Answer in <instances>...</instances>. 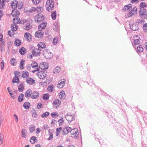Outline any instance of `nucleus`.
Listing matches in <instances>:
<instances>
[{
	"label": "nucleus",
	"mask_w": 147,
	"mask_h": 147,
	"mask_svg": "<svg viewBox=\"0 0 147 147\" xmlns=\"http://www.w3.org/2000/svg\"><path fill=\"white\" fill-rule=\"evenodd\" d=\"M18 3H14V1L13 0L11 3V6L12 8L17 9L18 6Z\"/></svg>",
	"instance_id": "c9c22d12"
},
{
	"label": "nucleus",
	"mask_w": 147,
	"mask_h": 147,
	"mask_svg": "<svg viewBox=\"0 0 147 147\" xmlns=\"http://www.w3.org/2000/svg\"><path fill=\"white\" fill-rule=\"evenodd\" d=\"M59 97L60 98V99L62 100V99L64 100L65 98V92L63 90L61 91L59 95Z\"/></svg>",
	"instance_id": "dca6fc26"
},
{
	"label": "nucleus",
	"mask_w": 147,
	"mask_h": 147,
	"mask_svg": "<svg viewBox=\"0 0 147 147\" xmlns=\"http://www.w3.org/2000/svg\"><path fill=\"white\" fill-rule=\"evenodd\" d=\"M36 50H37V49H34L32 50V53L34 56H40V52H37Z\"/></svg>",
	"instance_id": "2eb2a0df"
},
{
	"label": "nucleus",
	"mask_w": 147,
	"mask_h": 147,
	"mask_svg": "<svg viewBox=\"0 0 147 147\" xmlns=\"http://www.w3.org/2000/svg\"><path fill=\"white\" fill-rule=\"evenodd\" d=\"M49 137L48 138V140H51L53 137V135L52 133H50Z\"/></svg>",
	"instance_id": "774afa93"
},
{
	"label": "nucleus",
	"mask_w": 147,
	"mask_h": 147,
	"mask_svg": "<svg viewBox=\"0 0 147 147\" xmlns=\"http://www.w3.org/2000/svg\"><path fill=\"white\" fill-rule=\"evenodd\" d=\"M37 19H36L37 16H35L34 18L35 22L38 23H40L41 22H42L45 19L44 16L42 14L40 16L39 13L37 14Z\"/></svg>",
	"instance_id": "20e7f679"
},
{
	"label": "nucleus",
	"mask_w": 147,
	"mask_h": 147,
	"mask_svg": "<svg viewBox=\"0 0 147 147\" xmlns=\"http://www.w3.org/2000/svg\"><path fill=\"white\" fill-rule=\"evenodd\" d=\"M20 73L18 71H14L15 77L13 78L12 80V82L13 83L18 84L20 82V81L19 78L16 76L17 74L19 75L18 73Z\"/></svg>",
	"instance_id": "423d86ee"
},
{
	"label": "nucleus",
	"mask_w": 147,
	"mask_h": 147,
	"mask_svg": "<svg viewBox=\"0 0 147 147\" xmlns=\"http://www.w3.org/2000/svg\"><path fill=\"white\" fill-rule=\"evenodd\" d=\"M3 139V135L1 134H0V143L1 144L2 143Z\"/></svg>",
	"instance_id": "338daca9"
},
{
	"label": "nucleus",
	"mask_w": 147,
	"mask_h": 147,
	"mask_svg": "<svg viewBox=\"0 0 147 147\" xmlns=\"http://www.w3.org/2000/svg\"><path fill=\"white\" fill-rule=\"evenodd\" d=\"M144 49L143 48L142 45H140L137 47L136 49V52L138 53H141L143 51Z\"/></svg>",
	"instance_id": "393cba45"
},
{
	"label": "nucleus",
	"mask_w": 147,
	"mask_h": 147,
	"mask_svg": "<svg viewBox=\"0 0 147 147\" xmlns=\"http://www.w3.org/2000/svg\"><path fill=\"white\" fill-rule=\"evenodd\" d=\"M35 129V127L33 125H31L30 127L29 130L31 133H32Z\"/></svg>",
	"instance_id": "09e8293b"
},
{
	"label": "nucleus",
	"mask_w": 147,
	"mask_h": 147,
	"mask_svg": "<svg viewBox=\"0 0 147 147\" xmlns=\"http://www.w3.org/2000/svg\"><path fill=\"white\" fill-rule=\"evenodd\" d=\"M51 16L53 20H55L57 16L56 11H52L51 12Z\"/></svg>",
	"instance_id": "f704fd0d"
},
{
	"label": "nucleus",
	"mask_w": 147,
	"mask_h": 147,
	"mask_svg": "<svg viewBox=\"0 0 147 147\" xmlns=\"http://www.w3.org/2000/svg\"><path fill=\"white\" fill-rule=\"evenodd\" d=\"M140 9L139 11V16L143 19H147V11L144 7H147V5L145 2H142L140 4Z\"/></svg>",
	"instance_id": "f257e3e1"
},
{
	"label": "nucleus",
	"mask_w": 147,
	"mask_h": 147,
	"mask_svg": "<svg viewBox=\"0 0 147 147\" xmlns=\"http://www.w3.org/2000/svg\"><path fill=\"white\" fill-rule=\"evenodd\" d=\"M137 8L136 7H134L132 10H131V11L132 12H134V13L136 14L137 13Z\"/></svg>",
	"instance_id": "680f3d73"
},
{
	"label": "nucleus",
	"mask_w": 147,
	"mask_h": 147,
	"mask_svg": "<svg viewBox=\"0 0 147 147\" xmlns=\"http://www.w3.org/2000/svg\"><path fill=\"white\" fill-rule=\"evenodd\" d=\"M58 38L57 37H55L53 39V44L54 45H56L57 43Z\"/></svg>",
	"instance_id": "8fccbe9b"
},
{
	"label": "nucleus",
	"mask_w": 147,
	"mask_h": 147,
	"mask_svg": "<svg viewBox=\"0 0 147 147\" xmlns=\"http://www.w3.org/2000/svg\"><path fill=\"white\" fill-rule=\"evenodd\" d=\"M62 129V128L61 127H58L56 129V135L57 136H58L59 134L60 133V131Z\"/></svg>",
	"instance_id": "ea45409f"
},
{
	"label": "nucleus",
	"mask_w": 147,
	"mask_h": 147,
	"mask_svg": "<svg viewBox=\"0 0 147 147\" xmlns=\"http://www.w3.org/2000/svg\"><path fill=\"white\" fill-rule=\"evenodd\" d=\"M50 113L49 112L46 111L43 113L41 115L42 118H46L49 115Z\"/></svg>",
	"instance_id": "c03bdc74"
},
{
	"label": "nucleus",
	"mask_w": 147,
	"mask_h": 147,
	"mask_svg": "<svg viewBox=\"0 0 147 147\" xmlns=\"http://www.w3.org/2000/svg\"><path fill=\"white\" fill-rule=\"evenodd\" d=\"M15 20H17V22H16L17 24H24V23H26L27 22H28V21H27V20H23V21H22L21 22L20 21V19L19 18L13 19V21H14Z\"/></svg>",
	"instance_id": "4468645a"
},
{
	"label": "nucleus",
	"mask_w": 147,
	"mask_h": 147,
	"mask_svg": "<svg viewBox=\"0 0 147 147\" xmlns=\"http://www.w3.org/2000/svg\"><path fill=\"white\" fill-rule=\"evenodd\" d=\"M1 0H0V9H3L5 5L1 1Z\"/></svg>",
	"instance_id": "e2e57ef3"
},
{
	"label": "nucleus",
	"mask_w": 147,
	"mask_h": 147,
	"mask_svg": "<svg viewBox=\"0 0 147 147\" xmlns=\"http://www.w3.org/2000/svg\"><path fill=\"white\" fill-rule=\"evenodd\" d=\"M42 107V104L40 103H38L37 105V107L38 109H40Z\"/></svg>",
	"instance_id": "69168bd1"
},
{
	"label": "nucleus",
	"mask_w": 147,
	"mask_h": 147,
	"mask_svg": "<svg viewBox=\"0 0 147 147\" xmlns=\"http://www.w3.org/2000/svg\"><path fill=\"white\" fill-rule=\"evenodd\" d=\"M47 23L46 22H44L42 23L41 25V28L40 29L42 30L45 29L47 26Z\"/></svg>",
	"instance_id": "de8ad7c7"
},
{
	"label": "nucleus",
	"mask_w": 147,
	"mask_h": 147,
	"mask_svg": "<svg viewBox=\"0 0 147 147\" xmlns=\"http://www.w3.org/2000/svg\"><path fill=\"white\" fill-rule=\"evenodd\" d=\"M53 84H51L48 86L47 89L49 90H51L52 92L53 91Z\"/></svg>",
	"instance_id": "4d7b16f0"
},
{
	"label": "nucleus",
	"mask_w": 147,
	"mask_h": 147,
	"mask_svg": "<svg viewBox=\"0 0 147 147\" xmlns=\"http://www.w3.org/2000/svg\"><path fill=\"white\" fill-rule=\"evenodd\" d=\"M42 65H43L44 70L47 69L49 67V64L46 62H43L42 64L40 63V66Z\"/></svg>",
	"instance_id": "72a5a7b5"
},
{
	"label": "nucleus",
	"mask_w": 147,
	"mask_h": 147,
	"mask_svg": "<svg viewBox=\"0 0 147 147\" xmlns=\"http://www.w3.org/2000/svg\"><path fill=\"white\" fill-rule=\"evenodd\" d=\"M41 28V25L39 24L38 26L39 30L36 32L35 34V36L36 38H41L44 34L43 33H42L41 32V29H40Z\"/></svg>",
	"instance_id": "39448f33"
},
{
	"label": "nucleus",
	"mask_w": 147,
	"mask_h": 147,
	"mask_svg": "<svg viewBox=\"0 0 147 147\" xmlns=\"http://www.w3.org/2000/svg\"><path fill=\"white\" fill-rule=\"evenodd\" d=\"M59 114L57 112H53L51 114V116L54 118H55L57 116H58Z\"/></svg>",
	"instance_id": "603ef678"
},
{
	"label": "nucleus",
	"mask_w": 147,
	"mask_h": 147,
	"mask_svg": "<svg viewBox=\"0 0 147 147\" xmlns=\"http://www.w3.org/2000/svg\"><path fill=\"white\" fill-rule=\"evenodd\" d=\"M134 14H136L134 13V12L133 13V12L131 11H130L128 13L126 14L125 16L126 18L131 17Z\"/></svg>",
	"instance_id": "a19ab883"
},
{
	"label": "nucleus",
	"mask_w": 147,
	"mask_h": 147,
	"mask_svg": "<svg viewBox=\"0 0 147 147\" xmlns=\"http://www.w3.org/2000/svg\"><path fill=\"white\" fill-rule=\"evenodd\" d=\"M15 63H16V60L14 58H12L10 60V63L13 66H15L16 64Z\"/></svg>",
	"instance_id": "58836bf2"
},
{
	"label": "nucleus",
	"mask_w": 147,
	"mask_h": 147,
	"mask_svg": "<svg viewBox=\"0 0 147 147\" xmlns=\"http://www.w3.org/2000/svg\"><path fill=\"white\" fill-rule=\"evenodd\" d=\"M143 30H144V32H147V23L143 24Z\"/></svg>",
	"instance_id": "5fc2aeb1"
},
{
	"label": "nucleus",
	"mask_w": 147,
	"mask_h": 147,
	"mask_svg": "<svg viewBox=\"0 0 147 147\" xmlns=\"http://www.w3.org/2000/svg\"><path fill=\"white\" fill-rule=\"evenodd\" d=\"M3 40V35L2 33L0 34V42H2V43H1L0 45V47L1 48H3L4 46V41Z\"/></svg>",
	"instance_id": "c85d7f7f"
},
{
	"label": "nucleus",
	"mask_w": 147,
	"mask_h": 147,
	"mask_svg": "<svg viewBox=\"0 0 147 147\" xmlns=\"http://www.w3.org/2000/svg\"><path fill=\"white\" fill-rule=\"evenodd\" d=\"M21 41L20 40L18 39H16L15 41V45L17 47L20 46L21 44Z\"/></svg>",
	"instance_id": "cd10ccee"
},
{
	"label": "nucleus",
	"mask_w": 147,
	"mask_h": 147,
	"mask_svg": "<svg viewBox=\"0 0 147 147\" xmlns=\"http://www.w3.org/2000/svg\"><path fill=\"white\" fill-rule=\"evenodd\" d=\"M24 95L23 93H22L18 96V101L20 102H22L24 100Z\"/></svg>",
	"instance_id": "7c9ffc66"
},
{
	"label": "nucleus",
	"mask_w": 147,
	"mask_h": 147,
	"mask_svg": "<svg viewBox=\"0 0 147 147\" xmlns=\"http://www.w3.org/2000/svg\"><path fill=\"white\" fill-rule=\"evenodd\" d=\"M144 22V21L143 20H142V19H138L136 22H135L136 23L138 24V23L139 24L141 22Z\"/></svg>",
	"instance_id": "052dcab7"
},
{
	"label": "nucleus",
	"mask_w": 147,
	"mask_h": 147,
	"mask_svg": "<svg viewBox=\"0 0 147 147\" xmlns=\"http://www.w3.org/2000/svg\"><path fill=\"white\" fill-rule=\"evenodd\" d=\"M4 62L3 61H2L1 62V69L2 70L4 68Z\"/></svg>",
	"instance_id": "0e129e2a"
},
{
	"label": "nucleus",
	"mask_w": 147,
	"mask_h": 147,
	"mask_svg": "<svg viewBox=\"0 0 147 147\" xmlns=\"http://www.w3.org/2000/svg\"><path fill=\"white\" fill-rule=\"evenodd\" d=\"M25 60L22 59L20 62V69L21 70H22L24 68V65Z\"/></svg>",
	"instance_id": "2f4dec72"
},
{
	"label": "nucleus",
	"mask_w": 147,
	"mask_h": 147,
	"mask_svg": "<svg viewBox=\"0 0 147 147\" xmlns=\"http://www.w3.org/2000/svg\"><path fill=\"white\" fill-rule=\"evenodd\" d=\"M70 115H67L65 117V118L66 119L68 123H70L71 122L70 121L71 119H70V117H69L70 116Z\"/></svg>",
	"instance_id": "bf43d9fd"
},
{
	"label": "nucleus",
	"mask_w": 147,
	"mask_h": 147,
	"mask_svg": "<svg viewBox=\"0 0 147 147\" xmlns=\"http://www.w3.org/2000/svg\"><path fill=\"white\" fill-rule=\"evenodd\" d=\"M129 25L130 26V27L132 30L134 31H137L139 29L138 27V25L135 22L132 25H131V24L129 23Z\"/></svg>",
	"instance_id": "9d476101"
},
{
	"label": "nucleus",
	"mask_w": 147,
	"mask_h": 147,
	"mask_svg": "<svg viewBox=\"0 0 147 147\" xmlns=\"http://www.w3.org/2000/svg\"><path fill=\"white\" fill-rule=\"evenodd\" d=\"M132 8V5L131 4L129 3L124 6L123 10L126 11L127 10H130Z\"/></svg>",
	"instance_id": "a211bd4d"
},
{
	"label": "nucleus",
	"mask_w": 147,
	"mask_h": 147,
	"mask_svg": "<svg viewBox=\"0 0 147 147\" xmlns=\"http://www.w3.org/2000/svg\"><path fill=\"white\" fill-rule=\"evenodd\" d=\"M140 38L137 39H134V42L135 45H139L140 43Z\"/></svg>",
	"instance_id": "3c124183"
},
{
	"label": "nucleus",
	"mask_w": 147,
	"mask_h": 147,
	"mask_svg": "<svg viewBox=\"0 0 147 147\" xmlns=\"http://www.w3.org/2000/svg\"><path fill=\"white\" fill-rule=\"evenodd\" d=\"M24 83V82H22L18 86V91L20 92H22L24 89V87L23 84Z\"/></svg>",
	"instance_id": "b1692460"
},
{
	"label": "nucleus",
	"mask_w": 147,
	"mask_h": 147,
	"mask_svg": "<svg viewBox=\"0 0 147 147\" xmlns=\"http://www.w3.org/2000/svg\"><path fill=\"white\" fill-rule=\"evenodd\" d=\"M30 142L32 144H34L37 141L36 138V136H32L30 139Z\"/></svg>",
	"instance_id": "c756f323"
},
{
	"label": "nucleus",
	"mask_w": 147,
	"mask_h": 147,
	"mask_svg": "<svg viewBox=\"0 0 147 147\" xmlns=\"http://www.w3.org/2000/svg\"><path fill=\"white\" fill-rule=\"evenodd\" d=\"M42 55L46 59H50L53 56L52 53L48 49L43 51L42 53Z\"/></svg>",
	"instance_id": "7ed1b4c3"
},
{
	"label": "nucleus",
	"mask_w": 147,
	"mask_h": 147,
	"mask_svg": "<svg viewBox=\"0 0 147 147\" xmlns=\"http://www.w3.org/2000/svg\"><path fill=\"white\" fill-rule=\"evenodd\" d=\"M31 65L33 68H34L35 67H38V65L37 62L36 61H33L31 64Z\"/></svg>",
	"instance_id": "a18cd8bd"
},
{
	"label": "nucleus",
	"mask_w": 147,
	"mask_h": 147,
	"mask_svg": "<svg viewBox=\"0 0 147 147\" xmlns=\"http://www.w3.org/2000/svg\"><path fill=\"white\" fill-rule=\"evenodd\" d=\"M26 23L27 24L26 26H24V28L27 30H29L32 28V26L30 24L29 22L28 21Z\"/></svg>",
	"instance_id": "aec40b11"
},
{
	"label": "nucleus",
	"mask_w": 147,
	"mask_h": 147,
	"mask_svg": "<svg viewBox=\"0 0 147 147\" xmlns=\"http://www.w3.org/2000/svg\"><path fill=\"white\" fill-rule=\"evenodd\" d=\"M37 76H38L39 78L40 79H44L47 76V74H40L39 73H37Z\"/></svg>",
	"instance_id": "e433bc0d"
},
{
	"label": "nucleus",
	"mask_w": 147,
	"mask_h": 147,
	"mask_svg": "<svg viewBox=\"0 0 147 147\" xmlns=\"http://www.w3.org/2000/svg\"><path fill=\"white\" fill-rule=\"evenodd\" d=\"M20 13L19 11L17 9L16 10L15 13L12 14V16L13 17H18L20 15Z\"/></svg>",
	"instance_id": "79ce46f5"
},
{
	"label": "nucleus",
	"mask_w": 147,
	"mask_h": 147,
	"mask_svg": "<svg viewBox=\"0 0 147 147\" xmlns=\"http://www.w3.org/2000/svg\"><path fill=\"white\" fill-rule=\"evenodd\" d=\"M32 95L31 96L32 99H36L38 97L39 93L38 92L34 91L32 92Z\"/></svg>",
	"instance_id": "f8f14e48"
},
{
	"label": "nucleus",
	"mask_w": 147,
	"mask_h": 147,
	"mask_svg": "<svg viewBox=\"0 0 147 147\" xmlns=\"http://www.w3.org/2000/svg\"><path fill=\"white\" fill-rule=\"evenodd\" d=\"M26 130L25 129H24L22 130L21 133H22V137L23 138H25L26 136V133H25V131H26Z\"/></svg>",
	"instance_id": "37998d69"
},
{
	"label": "nucleus",
	"mask_w": 147,
	"mask_h": 147,
	"mask_svg": "<svg viewBox=\"0 0 147 147\" xmlns=\"http://www.w3.org/2000/svg\"><path fill=\"white\" fill-rule=\"evenodd\" d=\"M24 37H26L27 40L28 41H30L32 40L31 35L28 32H26L24 35Z\"/></svg>",
	"instance_id": "6ab92c4d"
},
{
	"label": "nucleus",
	"mask_w": 147,
	"mask_h": 147,
	"mask_svg": "<svg viewBox=\"0 0 147 147\" xmlns=\"http://www.w3.org/2000/svg\"><path fill=\"white\" fill-rule=\"evenodd\" d=\"M33 113L32 114V117L34 118H36L37 117V113L36 112L35 110H33Z\"/></svg>",
	"instance_id": "13d9d810"
},
{
	"label": "nucleus",
	"mask_w": 147,
	"mask_h": 147,
	"mask_svg": "<svg viewBox=\"0 0 147 147\" xmlns=\"http://www.w3.org/2000/svg\"><path fill=\"white\" fill-rule=\"evenodd\" d=\"M36 11V8H35L34 7H31V9H30L27 10L25 12L26 13L29 12H30L32 13Z\"/></svg>",
	"instance_id": "49530a36"
},
{
	"label": "nucleus",
	"mask_w": 147,
	"mask_h": 147,
	"mask_svg": "<svg viewBox=\"0 0 147 147\" xmlns=\"http://www.w3.org/2000/svg\"><path fill=\"white\" fill-rule=\"evenodd\" d=\"M55 3L53 0H48L47 1L46 5V9L50 12L53 10L54 6Z\"/></svg>",
	"instance_id": "f03ea898"
},
{
	"label": "nucleus",
	"mask_w": 147,
	"mask_h": 147,
	"mask_svg": "<svg viewBox=\"0 0 147 147\" xmlns=\"http://www.w3.org/2000/svg\"><path fill=\"white\" fill-rule=\"evenodd\" d=\"M23 107L25 109H28L30 107V103L28 102H25L24 103L23 105Z\"/></svg>",
	"instance_id": "5701e85b"
},
{
	"label": "nucleus",
	"mask_w": 147,
	"mask_h": 147,
	"mask_svg": "<svg viewBox=\"0 0 147 147\" xmlns=\"http://www.w3.org/2000/svg\"><path fill=\"white\" fill-rule=\"evenodd\" d=\"M11 30L13 32L16 31L18 28V26L16 25V24H11Z\"/></svg>",
	"instance_id": "4be33fe9"
},
{
	"label": "nucleus",
	"mask_w": 147,
	"mask_h": 147,
	"mask_svg": "<svg viewBox=\"0 0 147 147\" xmlns=\"http://www.w3.org/2000/svg\"><path fill=\"white\" fill-rule=\"evenodd\" d=\"M63 81L57 84V88H60L63 87L65 85V82L66 81V80L65 79H63Z\"/></svg>",
	"instance_id": "f3484780"
},
{
	"label": "nucleus",
	"mask_w": 147,
	"mask_h": 147,
	"mask_svg": "<svg viewBox=\"0 0 147 147\" xmlns=\"http://www.w3.org/2000/svg\"><path fill=\"white\" fill-rule=\"evenodd\" d=\"M71 130V128L69 126H66L64 127L63 129L62 134L63 135H66L68 134Z\"/></svg>",
	"instance_id": "1a4fd4ad"
},
{
	"label": "nucleus",
	"mask_w": 147,
	"mask_h": 147,
	"mask_svg": "<svg viewBox=\"0 0 147 147\" xmlns=\"http://www.w3.org/2000/svg\"><path fill=\"white\" fill-rule=\"evenodd\" d=\"M95 139L96 140L99 141V143L101 144V146H106V143L104 142L103 139H102L101 138H100V139L99 138L96 137Z\"/></svg>",
	"instance_id": "412c9836"
},
{
	"label": "nucleus",
	"mask_w": 147,
	"mask_h": 147,
	"mask_svg": "<svg viewBox=\"0 0 147 147\" xmlns=\"http://www.w3.org/2000/svg\"><path fill=\"white\" fill-rule=\"evenodd\" d=\"M38 48L41 47L42 48H45L46 47V46L45 43L43 42H39L37 45Z\"/></svg>",
	"instance_id": "473e14b6"
},
{
	"label": "nucleus",
	"mask_w": 147,
	"mask_h": 147,
	"mask_svg": "<svg viewBox=\"0 0 147 147\" xmlns=\"http://www.w3.org/2000/svg\"><path fill=\"white\" fill-rule=\"evenodd\" d=\"M19 52L21 55H24L26 52V49L24 47H22L19 49Z\"/></svg>",
	"instance_id": "a878e982"
},
{
	"label": "nucleus",
	"mask_w": 147,
	"mask_h": 147,
	"mask_svg": "<svg viewBox=\"0 0 147 147\" xmlns=\"http://www.w3.org/2000/svg\"><path fill=\"white\" fill-rule=\"evenodd\" d=\"M53 29L55 31L57 32L59 29V28L57 22H55L53 24Z\"/></svg>",
	"instance_id": "bb28decb"
},
{
	"label": "nucleus",
	"mask_w": 147,
	"mask_h": 147,
	"mask_svg": "<svg viewBox=\"0 0 147 147\" xmlns=\"http://www.w3.org/2000/svg\"><path fill=\"white\" fill-rule=\"evenodd\" d=\"M23 7V3L22 2H19L18 8L19 9H21Z\"/></svg>",
	"instance_id": "864d4df0"
},
{
	"label": "nucleus",
	"mask_w": 147,
	"mask_h": 147,
	"mask_svg": "<svg viewBox=\"0 0 147 147\" xmlns=\"http://www.w3.org/2000/svg\"><path fill=\"white\" fill-rule=\"evenodd\" d=\"M33 3L35 5L39 4L41 1V0H32Z\"/></svg>",
	"instance_id": "6e6d98bb"
},
{
	"label": "nucleus",
	"mask_w": 147,
	"mask_h": 147,
	"mask_svg": "<svg viewBox=\"0 0 147 147\" xmlns=\"http://www.w3.org/2000/svg\"><path fill=\"white\" fill-rule=\"evenodd\" d=\"M32 94V90L30 89H28L25 93V96L27 98L31 97Z\"/></svg>",
	"instance_id": "ddd939ff"
},
{
	"label": "nucleus",
	"mask_w": 147,
	"mask_h": 147,
	"mask_svg": "<svg viewBox=\"0 0 147 147\" xmlns=\"http://www.w3.org/2000/svg\"><path fill=\"white\" fill-rule=\"evenodd\" d=\"M49 96L47 93L44 94L42 96V99L44 100H47L49 98Z\"/></svg>",
	"instance_id": "4c0bfd02"
},
{
	"label": "nucleus",
	"mask_w": 147,
	"mask_h": 147,
	"mask_svg": "<svg viewBox=\"0 0 147 147\" xmlns=\"http://www.w3.org/2000/svg\"><path fill=\"white\" fill-rule=\"evenodd\" d=\"M70 133L71 135H75L74 137L76 139L78 138L79 132L77 128H74L73 129H71V130L70 131Z\"/></svg>",
	"instance_id": "0eeeda50"
},
{
	"label": "nucleus",
	"mask_w": 147,
	"mask_h": 147,
	"mask_svg": "<svg viewBox=\"0 0 147 147\" xmlns=\"http://www.w3.org/2000/svg\"><path fill=\"white\" fill-rule=\"evenodd\" d=\"M61 101L59 100L58 99H56L53 101L52 103L53 105V107L54 108H57L61 104Z\"/></svg>",
	"instance_id": "6e6552de"
},
{
	"label": "nucleus",
	"mask_w": 147,
	"mask_h": 147,
	"mask_svg": "<svg viewBox=\"0 0 147 147\" xmlns=\"http://www.w3.org/2000/svg\"><path fill=\"white\" fill-rule=\"evenodd\" d=\"M26 80V83L30 85H33L36 83L35 80L31 78H27Z\"/></svg>",
	"instance_id": "9b49d317"
}]
</instances>
